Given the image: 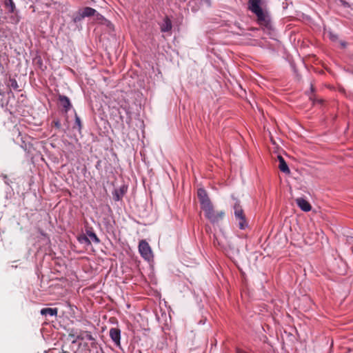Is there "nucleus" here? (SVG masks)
Wrapping results in <instances>:
<instances>
[{"label":"nucleus","instance_id":"nucleus-27","mask_svg":"<svg viewBox=\"0 0 353 353\" xmlns=\"http://www.w3.org/2000/svg\"><path fill=\"white\" fill-rule=\"evenodd\" d=\"M103 24L105 25L109 28H113L114 26L112 23V22L107 19L102 23Z\"/></svg>","mask_w":353,"mask_h":353},{"label":"nucleus","instance_id":"nucleus-22","mask_svg":"<svg viewBox=\"0 0 353 353\" xmlns=\"http://www.w3.org/2000/svg\"><path fill=\"white\" fill-rule=\"evenodd\" d=\"M8 86L17 90L19 88L18 83L16 79L10 78Z\"/></svg>","mask_w":353,"mask_h":353},{"label":"nucleus","instance_id":"nucleus-31","mask_svg":"<svg viewBox=\"0 0 353 353\" xmlns=\"http://www.w3.org/2000/svg\"><path fill=\"white\" fill-rule=\"evenodd\" d=\"M0 69H1V73H3L5 71H4V68H3V66L2 65L1 63H0Z\"/></svg>","mask_w":353,"mask_h":353},{"label":"nucleus","instance_id":"nucleus-14","mask_svg":"<svg viewBox=\"0 0 353 353\" xmlns=\"http://www.w3.org/2000/svg\"><path fill=\"white\" fill-rule=\"evenodd\" d=\"M172 24L170 19L168 17H165L163 19V22L160 25V29L162 32H168L172 30Z\"/></svg>","mask_w":353,"mask_h":353},{"label":"nucleus","instance_id":"nucleus-16","mask_svg":"<svg viewBox=\"0 0 353 353\" xmlns=\"http://www.w3.org/2000/svg\"><path fill=\"white\" fill-rule=\"evenodd\" d=\"M278 159H279V170H281V172L285 173V174H290V170L288 167V163H286V161H285V159H283V157H282L281 155H279L278 156Z\"/></svg>","mask_w":353,"mask_h":353},{"label":"nucleus","instance_id":"nucleus-3","mask_svg":"<svg viewBox=\"0 0 353 353\" xmlns=\"http://www.w3.org/2000/svg\"><path fill=\"white\" fill-rule=\"evenodd\" d=\"M234 214L236 221H238L239 228L241 230H245L248 227V224L246 221L245 216L240 205V201L236 200V202L233 206Z\"/></svg>","mask_w":353,"mask_h":353},{"label":"nucleus","instance_id":"nucleus-9","mask_svg":"<svg viewBox=\"0 0 353 353\" xmlns=\"http://www.w3.org/2000/svg\"><path fill=\"white\" fill-rule=\"evenodd\" d=\"M109 335L114 344L121 348V330L119 327H112L109 331Z\"/></svg>","mask_w":353,"mask_h":353},{"label":"nucleus","instance_id":"nucleus-33","mask_svg":"<svg viewBox=\"0 0 353 353\" xmlns=\"http://www.w3.org/2000/svg\"><path fill=\"white\" fill-rule=\"evenodd\" d=\"M61 353H69V352H68L67 351L62 350V352Z\"/></svg>","mask_w":353,"mask_h":353},{"label":"nucleus","instance_id":"nucleus-26","mask_svg":"<svg viewBox=\"0 0 353 353\" xmlns=\"http://www.w3.org/2000/svg\"><path fill=\"white\" fill-rule=\"evenodd\" d=\"M0 176L2 177L4 183L8 185H10V183H12V181L8 178L7 175L6 174H1L0 175Z\"/></svg>","mask_w":353,"mask_h":353},{"label":"nucleus","instance_id":"nucleus-10","mask_svg":"<svg viewBox=\"0 0 353 353\" xmlns=\"http://www.w3.org/2000/svg\"><path fill=\"white\" fill-rule=\"evenodd\" d=\"M61 106L63 108V112L65 114L72 108L69 97L65 95L59 94L58 97Z\"/></svg>","mask_w":353,"mask_h":353},{"label":"nucleus","instance_id":"nucleus-30","mask_svg":"<svg viewBox=\"0 0 353 353\" xmlns=\"http://www.w3.org/2000/svg\"><path fill=\"white\" fill-rule=\"evenodd\" d=\"M236 353H248V352H245V350L240 349V348H236Z\"/></svg>","mask_w":353,"mask_h":353},{"label":"nucleus","instance_id":"nucleus-20","mask_svg":"<svg viewBox=\"0 0 353 353\" xmlns=\"http://www.w3.org/2000/svg\"><path fill=\"white\" fill-rule=\"evenodd\" d=\"M77 336H79V333L78 332L77 330H75L74 328L70 329L68 330V337L73 339L72 343H75L79 339H77Z\"/></svg>","mask_w":353,"mask_h":353},{"label":"nucleus","instance_id":"nucleus-21","mask_svg":"<svg viewBox=\"0 0 353 353\" xmlns=\"http://www.w3.org/2000/svg\"><path fill=\"white\" fill-rule=\"evenodd\" d=\"M77 240L81 244H85L86 245H91V240H90V239L87 236L86 234L78 236Z\"/></svg>","mask_w":353,"mask_h":353},{"label":"nucleus","instance_id":"nucleus-5","mask_svg":"<svg viewBox=\"0 0 353 353\" xmlns=\"http://www.w3.org/2000/svg\"><path fill=\"white\" fill-rule=\"evenodd\" d=\"M205 216L212 223L214 224L218 223L219 221L223 219L224 216V212H215L214 210L213 205L209 206L208 208L203 210Z\"/></svg>","mask_w":353,"mask_h":353},{"label":"nucleus","instance_id":"nucleus-8","mask_svg":"<svg viewBox=\"0 0 353 353\" xmlns=\"http://www.w3.org/2000/svg\"><path fill=\"white\" fill-rule=\"evenodd\" d=\"M139 251L141 256L148 261H150L153 258L151 248L149 243L145 240H141L139 242Z\"/></svg>","mask_w":353,"mask_h":353},{"label":"nucleus","instance_id":"nucleus-19","mask_svg":"<svg viewBox=\"0 0 353 353\" xmlns=\"http://www.w3.org/2000/svg\"><path fill=\"white\" fill-rule=\"evenodd\" d=\"M197 1L196 0H190L188 2V6L194 13L196 12L200 8V5L198 4Z\"/></svg>","mask_w":353,"mask_h":353},{"label":"nucleus","instance_id":"nucleus-28","mask_svg":"<svg viewBox=\"0 0 353 353\" xmlns=\"http://www.w3.org/2000/svg\"><path fill=\"white\" fill-rule=\"evenodd\" d=\"M53 123L54 125V127L57 128V129H61V122L59 119H57V120H54L53 121Z\"/></svg>","mask_w":353,"mask_h":353},{"label":"nucleus","instance_id":"nucleus-17","mask_svg":"<svg viewBox=\"0 0 353 353\" xmlns=\"http://www.w3.org/2000/svg\"><path fill=\"white\" fill-rule=\"evenodd\" d=\"M58 313V309L56 307H44L42 308L40 311V314L42 316H56Z\"/></svg>","mask_w":353,"mask_h":353},{"label":"nucleus","instance_id":"nucleus-13","mask_svg":"<svg viewBox=\"0 0 353 353\" xmlns=\"http://www.w3.org/2000/svg\"><path fill=\"white\" fill-rule=\"evenodd\" d=\"M297 205L304 212L310 211L312 207L310 203L303 198H298L296 200Z\"/></svg>","mask_w":353,"mask_h":353},{"label":"nucleus","instance_id":"nucleus-25","mask_svg":"<svg viewBox=\"0 0 353 353\" xmlns=\"http://www.w3.org/2000/svg\"><path fill=\"white\" fill-rule=\"evenodd\" d=\"M8 88H6L4 85L0 83V95H3L6 92H8Z\"/></svg>","mask_w":353,"mask_h":353},{"label":"nucleus","instance_id":"nucleus-29","mask_svg":"<svg viewBox=\"0 0 353 353\" xmlns=\"http://www.w3.org/2000/svg\"><path fill=\"white\" fill-rule=\"evenodd\" d=\"M330 39L332 40V41H336L337 39H338V35L333 33V32H330Z\"/></svg>","mask_w":353,"mask_h":353},{"label":"nucleus","instance_id":"nucleus-4","mask_svg":"<svg viewBox=\"0 0 353 353\" xmlns=\"http://www.w3.org/2000/svg\"><path fill=\"white\" fill-rule=\"evenodd\" d=\"M97 13V10L91 7H84L82 9L78 10V12L73 15L72 22L78 26L84 18L94 17V14Z\"/></svg>","mask_w":353,"mask_h":353},{"label":"nucleus","instance_id":"nucleus-2","mask_svg":"<svg viewBox=\"0 0 353 353\" xmlns=\"http://www.w3.org/2000/svg\"><path fill=\"white\" fill-rule=\"evenodd\" d=\"M6 12L10 16V21L12 23L17 24L20 20L19 10L17 8L15 3L13 0H2Z\"/></svg>","mask_w":353,"mask_h":353},{"label":"nucleus","instance_id":"nucleus-32","mask_svg":"<svg viewBox=\"0 0 353 353\" xmlns=\"http://www.w3.org/2000/svg\"><path fill=\"white\" fill-rule=\"evenodd\" d=\"M341 46H343V47H345V46H346L345 42H341Z\"/></svg>","mask_w":353,"mask_h":353},{"label":"nucleus","instance_id":"nucleus-1","mask_svg":"<svg viewBox=\"0 0 353 353\" xmlns=\"http://www.w3.org/2000/svg\"><path fill=\"white\" fill-rule=\"evenodd\" d=\"M262 0H249L248 8L256 17L258 23L268 29H272L270 18L261 8Z\"/></svg>","mask_w":353,"mask_h":353},{"label":"nucleus","instance_id":"nucleus-18","mask_svg":"<svg viewBox=\"0 0 353 353\" xmlns=\"http://www.w3.org/2000/svg\"><path fill=\"white\" fill-rule=\"evenodd\" d=\"M74 124L73 126L74 129L77 128V130L79 132H81V128H82V124L80 117L77 114L75 110H74Z\"/></svg>","mask_w":353,"mask_h":353},{"label":"nucleus","instance_id":"nucleus-24","mask_svg":"<svg viewBox=\"0 0 353 353\" xmlns=\"http://www.w3.org/2000/svg\"><path fill=\"white\" fill-rule=\"evenodd\" d=\"M34 61L36 63V65L40 68L42 70H43V69L42 68L43 65V61H42V59L41 58V57L38 56V57H36L34 58Z\"/></svg>","mask_w":353,"mask_h":353},{"label":"nucleus","instance_id":"nucleus-23","mask_svg":"<svg viewBox=\"0 0 353 353\" xmlns=\"http://www.w3.org/2000/svg\"><path fill=\"white\" fill-rule=\"evenodd\" d=\"M94 17L96 21L101 22V23L106 19L103 15L100 14L98 11L96 14H94Z\"/></svg>","mask_w":353,"mask_h":353},{"label":"nucleus","instance_id":"nucleus-12","mask_svg":"<svg viewBox=\"0 0 353 353\" xmlns=\"http://www.w3.org/2000/svg\"><path fill=\"white\" fill-rule=\"evenodd\" d=\"M85 234L91 240V243L93 242L95 244H99L101 242L92 227L85 229Z\"/></svg>","mask_w":353,"mask_h":353},{"label":"nucleus","instance_id":"nucleus-11","mask_svg":"<svg viewBox=\"0 0 353 353\" xmlns=\"http://www.w3.org/2000/svg\"><path fill=\"white\" fill-rule=\"evenodd\" d=\"M128 191V186L125 185H122L119 188H114L112 192V197L114 201H119L122 199L124 194Z\"/></svg>","mask_w":353,"mask_h":353},{"label":"nucleus","instance_id":"nucleus-7","mask_svg":"<svg viewBox=\"0 0 353 353\" xmlns=\"http://www.w3.org/2000/svg\"><path fill=\"white\" fill-rule=\"evenodd\" d=\"M197 197L202 210L212 205L208 194L204 188H200L197 190Z\"/></svg>","mask_w":353,"mask_h":353},{"label":"nucleus","instance_id":"nucleus-6","mask_svg":"<svg viewBox=\"0 0 353 353\" xmlns=\"http://www.w3.org/2000/svg\"><path fill=\"white\" fill-rule=\"evenodd\" d=\"M205 216L212 223L214 224L218 223L219 221L223 219L224 216V212H215L214 210L213 205L209 206L208 208L203 210Z\"/></svg>","mask_w":353,"mask_h":353},{"label":"nucleus","instance_id":"nucleus-15","mask_svg":"<svg viewBox=\"0 0 353 353\" xmlns=\"http://www.w3.org/2000/svg\"><path fill=\"white\" fill-rule=\"evenodd\" d=\"M77 339H79V341L87 340L92 342H95L96 341V339L89 331H81L79 332V336H77Z\"/></svg>","mask_w":353,"mask_h":353}]
</instances>
